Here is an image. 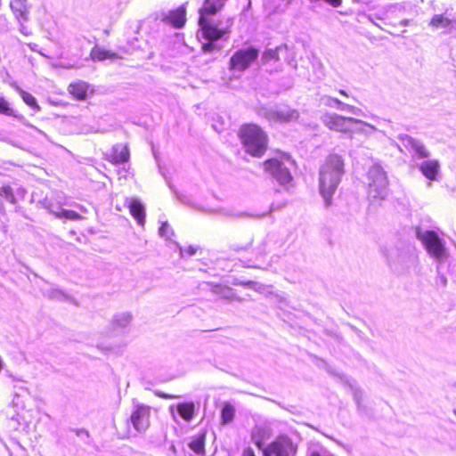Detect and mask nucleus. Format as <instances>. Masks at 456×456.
<instances>
[{"label": "nucleus", "instance_id": "21", "mask_svg": "<svg viewBox=\"0 0 456 456\" xmlns=\"http://www.w3.org/2000/svg\"><path fill=\"white\" fill-rule=\"evenodd\" d=\"M235 415V409L234 407L229 403H225L223 405L222 411H221V424L222 425H227L231 421H232Z\"/></svg>", "mask_w": 456, "mask_h": 456}, {"label": "nucleus", "instance_id": "22", "mask_svg": "<svg viewBox=\"0 0 456 456\" xmlns=\"http://www.w3.org/2000/svg\"><path fill=\"white\" fill-rule=\"evenodd\" d=\"M451 24L452 20L443 14L434 15L429 21V25L434 28H449Z\"/></svg>", "mask_w": 456, "mask_h": 456}, {"label": "nucleus", "instance_id": "39", "mask_svg": "<svg viewBox=\"0 0 456 456\" xmlns=\"http://www.w3.org/2000/svg\"><path fill=\"white\" fill-rule=\"evenodd\" d=\"M4 199L2 191H0V211H4Z\"/></svg>", "mask_w": 456, "mask_h": 456}, {"label": "nucleus", "instance_id": "25", "mask_svg": "<svg viewBox=\"0 0 456 456\" xmlns=\"http://www.w3.org/2000/svg\"><path fill=\"white\" fill-rule=\"evenodd\" d=\"M56 216L58 217H62L72 221L81 220L83 218V216L74 210L69 209H63L61 212L57 213Z\"/></svg>", "mask_w": 456, "mask_h": 456}, {"label": "nucleus", "instance_id": "36", "mask_svg": "<svg viewBox=\"0 0 456 456\" xmlns=\"http://www.w3.org/2000/svg\"><path fill=\"white\" fill-rule=\"evenodd\" d=\"M241 456H257L254 450L250 447H247L242 451Z\"/></svg>", "mask_w": 456, "mask_h": 456}, {"label": "nucleus", "instance_id": "16", "mask_svg": "<svg viewBox=\"0 0 456 456\" xmlns=\"http://www.w3.org/2000/svg\"><path fill=\"white\" fill-rule=\"evenodd\" d=\"M211 290L214 294H216V296L219 299H224V300H228V301H233V300L240 299V297H237L234 290L226 285L215 284L212 286Z\"/></svg>", "mask_w": 456, "mask_h": 456}, {"label": "nucleus", "instance_id": "17", "mask_svg": "<svg viewBox=\"0 0 456 456\" xmlns=\"http://www.w3.org/2000/svg\"><path fill=\"white\" fill-rule=\"evenodd\" d=\"M176 411L184 421L190 422L195 417L196 406L192 402H183L176 405Z\"/></svg>", "mask_w": 456, "mask_h": 456}, {"label": "nucleus", "instance_id": "41", "mask_svg": "<svg viewBox=\"0 0 456 456\" xmlns=\"http://www.w3.org/2000/svg\"><path fill=\"white\" fill-rule=\"evenodd\" d=\"M339 94L347 96V94L344 90H339Z\"/></svg>", "mask_w": 456, "mask_h": 456}, {"label": "nucleus", "instance_id": "27", "mask_svg": "<svg viewBox=\"0 0 456 456\" xmlns=\"http://www.w3.org/2000/svg\"><path fill=\"white\" fill-rule=\"evenodd\" d=\"M0 114L6 115V116L13 115V110L11 107L10 103L4 96H1V95H0Z\"/></svg>", "mask_w": 456, "mask_h": 456}, {"label": "nucleus", "instance_id": "13", "mask_svg": "<svg viewBox=\"0 0 456 456\" xmlns=\"http://www.w3.org/2000/svg\"><path fill=\"white\" fill-rule=\"evenodd\" d=\"M419 170L430 181H436L440 171V164L436 159H428L420 163Z\"/></svg>", "mask_w": 456, "mask_h": 456}, {"label": "nucleus", "instance_id": "14", "mask_svg": "<svg viewBox=\"0 0 456 456\" xmlns=\"http://www.w3.org/2000/svg\"><path fill=\"white\" fill-rule=\"evenodd\" d=\"M207 431L203 430L195 436H192L188 444V447L198 455L206 453Z\"/></svg>", "mask_w": 456, "mask_h": 456}, {"label": "nucleus", "instance_id": "30", "mask_svg": "<svg viewBox=\"0 0 456 456\" xmlns=\"http://www.w3.org/2000/svg\"><path fill=\"white\" fill-rule=\"evenodd\" d=\"M262 59L264 61L268 62L270 61H278L279 60V53L278 49H269L266 50L262 56Z\"/></svg>", "mask_w": 456, "mask_h": 456}, {"label": "nucleus", "instance_id": "35", "mask_svg": "<svg viewBox=\"0 0 456 456\" xmlns=\"http://www.w3.org/2000/svg\"><path fill=\"white\" fill-rule=\"evenodd\" d=\"M334 102L338 105V107L340 108L341 110H351V111L355 113V110L356 109L354 107L344 104L339 100H334Z\"/></svg>", "mask_w": 456, "mask_h": 456}, {"label": "nucleus", "instance_id": "12", "mask_svg": "<svg viewBox=\"0 0 456 456\" xmlns=\"http://www.w3.org/2000/svg\"><path fill=\"white\" fill-rule=\"evenodd\" d=\"M108 160L112 164L126 163L130 159V152L126 144L118 143L114 145L108 155Z\"/></svg>", "mask_w": 456, "mask_h": 456}, {"label": "nucleus", "instance_id": "31", "mask_svg": "<svg viewBox=\"0 0 456 456\" xmlns=\"http://www.w3.org/2000/svg\"><path fill=\"white\" fill-rule=\"evenodd\" d=\"M207 40H208V42H206V43L202 44V45H201V51H202L203 53H211V52H213V51H220V48H219V47H217V46L214 44V42H215L216 40H210V39H207Z\"/></svg>", "mask_w": 456, "mask_h": 456}, {"label": "nucleus", "instance_id": "26", "mask_svg": "<svg viewBox=\"0 0 456 456\" xmlns=\"http://www.w3.org/2000/svg\"><path fill=\"white\" fill-rule=\"evenodd\" d=\"M0 191H2L3 198L5 197L11 204H16L13 190L9 184L2 186Z\"/></svg>", "mask_w": 456, "mask_h": 456}, {"label": "nucleus", "instance_id": "8", "mask_svg": "<svg viewBox=\"0 0 456 456\" xmlns=\"http://www.w3.org/2000/svg\"><path fill=\"white\" fill-rule=\"evenodd\" d=\"M259 55V50L254 46L234 52L229 60L231 71H245L254 63Z\"/></svg>", "mask_w": 456, "mask_h": 456}, {"label": "nucleus", "instance_id": "6", "mask_svg": "<svg viewBox=\"0 0 456 456\" xmlns=\"http://www.w3.org/2000/svg\"><path fill=\"white\" fill-rule=\"evenodd\" d=\"M417 238L422 242L427 252L437 261L446 257V249L442 239L435 231H417Z\"/></svg>", "mask_w": 456, "mask_h": 456}, {"label": "nucleus", "instance_id": "18", "mask_svg": "<svg viewBox=\"0 0 456 456\" xmlns=\"http://www.w3.org/2000/svg\"><path fill=\"white\" fill-rule=\"evenodd\" d=\"M128 208L131 216L137 223L143 225L145 223V210L142 204L138 200H132L128 204Z\"/></svg>", "mask_w": 456, "mask_h": 456}, {"label": "nucleus", "instance_id": "15", "mask_svg": "<svg viewBox=\"0 0 456 456\" xmlns=\"http://www.w3.org/2000/svg\"><path fill=\"white\" fill-rule=\"evenodd\" d=\"M90 57L94 61H102L105 60L120 59L121 56L117 53L106 50L99 45L94 46L90 51Z\"/></svg>", "mask_w": 456, "mask_h": 456}, {"label": "nucleus", "instance_id": "38", "mask_svg": "<svg viewBox=\"0 0 456 456\" xmlns=\"http://www.w3.org/2000/svg\"><path fill=\"white\" fill-rule=\"evenodd\" d=\"M438 281H439V282L441 283L442 286H445L446 283H447V280H446V278L444 275H439L438 276Z\"/></svg>", "mask_w": 456, "mask_h": 456}, {"label": "nucleus", "instance_id": "3", "mask_svg": "<svg viewBox=\"0 0 456 456\" xmlns=\"http://www.w3.org/2000/svg\"><path fill=\"white\" fill-rule=\"evenodd\" d=\"M242 147L253 158H262L268 149L269 138L266 132L257 124H242L237 132Z\"/></svg>", "mask_w": 456, "mask_h": 456}, {"label": "nucleus", "instance_id": "37", "mask_svg": "<svg viewBox=\"0 0 456 456\" xmlns=\"http://www.w3.org/2000/svg\"><path fill=\"white\" fill-rule=\"evenodd\" d=\"M160 398H164V399H172V398H175V396L174 395H167V394H165V393H161V392H159L156 394Z\"/></svg>", "mask_w": 456, "mask_h": 456}, {"label": "nucleus", "instance_id": "24", "mask_svg": "<svg viewBox=\"0 0 456 456\" xmlns=\"http://www.w3.org/2000/svg\"><path fill=\"white\" fill-rule=\"evenodd\" d=\"M19 93H20V95L22 98L23 102L28 106L31 107L32 109H34L36 110H39L40 107L37 104L36 98L31 94H29L22 89H20Z\"/></svg>", "mask_w": 456, "mask_h": 456}, {"label": "nucleus", "instance_id": "23", "mask_svg": "<svg viewBox=\"0 0 456 456\" xmlns=\"http://www.w3.org/2000/svg\"><path fill=\"white\" fill-rule=\"evenodd\" d=\"M179 251L182 257H190L200 252L201 248L196 244L179 246Z\"/></svg>", "mask_w": 456, "mask_h": 456}, {"label": "nucleus", "instance_id": "20", "mask_svg": "<svg viewBox=\"0 0 456 456\" xmlns=\"http://www.w3.org/2000/svg\"><path fill=\"white\" fill-rule=\"evenodd\" d=\"M271 436V432L265 428H257L252 433V440L254 444L263 451L265 442Z\"/></svg>", "mask_w": 456, "mask_h": 456}, {"label": "nucleus", "instance_id": "28", "mask_svg": "<svg viewBox=\"0 0 456 456\" xmlns=\"http://www.w3.org/2000/svg\"><path fill=\"white\" fill-rule=\"evenodd\" d=\"M253 244V237L247 238L244 243L233 242L232 248L235 251H246L251 248Z\"/></svg>", "mask_w": 456, "mask_h": 456}, {"label": "nucleus", "instance_id": "7", "mask_svg": "<svg viewBox=\"0 0 456 456\" xmlns=\"http://www.w3.org/2000/svg\"><path fill=\"white\" fill-rule=\"evenodd\" d=\"M297 444L287 436H279L263 449V456H296Z\"/></svg>", "mask_w": 456, "mask_h": 456}, {"label": "nucleus", "instance_id": "1", "mask_svg": "<svg viewBox=\"0 0 456 456\" xmlns=\"http://www.w3.org/2000/svg\"><path fill=\"white\" fill-rule=\"evenodd\" d=\"M345 174V162L341 155L330 153L320 170L319 189L326 206H330L332 197Z\"/></svg>", "mask_w": 456, "mask_h": 456}, {"label": "nucleus", "instance_id": "5", "mask_svg": "<svg viewBox=\"0 0 456 456\" xmlns=\"http://www.w3.org/2000/svg\"><path fill=\"white\" fill-rule=\"evenodd\" d=\"M322 122L329 129L343 134L362 130L363 126L372 128V126L359 119L344 117L336 113H325L322 116Z\"/></svg>", "mask_w": 456, "mask_h": 456}, {"label": "nucleus", "instance_id": "34", "mask_svg": "<svg viewBox=\"0 0 456 456\" xmlns=\"http://www.w3.org/2000/svg\"><path fill=\"white\" fill-rule=\"evenodd\" d=\"M334 102L338 105V107L340 108L341 110H351V111L355 113V110L356 109L354 107L344 104L339 100H334Z\"/></svg>", "mask_w": 456, "mask_h": 456}, {"label": "nucleus", "instance_id": "33", "mask_svg": "<svg viewBox=\"0 0 456 456\" xmlns=\"http://www.w3.org/2000/svg\"><path fill=\"white\" fill-rule=\"evenodd\" d=\"M234 284L244 286V287H249L255 290H258L262 288V286L258 282L254 281H236V282H234Z\"/></svg>", "mask_w": 456, "mask_h": 456}, {"label": "nucleus", "instance_id": "9", "mask_svg": "<svg viewBox=\"0 0 456 456\" xmlns=\"http://www.w3.org/2000/svg\"><path fill=\"white\" fill-rule=\"evenodd\" d=\"M187 12L183 5L170 10L162 19V21L175 28H182L187 21Z\"/></svg>", "mask_w": 456, "mask_h": 456}, {"label": "nucleus", "instance_id": "2", "mask_svg": "<svg viewBox=\"0 0 456 456\" xmlns=\"http://www.w3.org/2000/svg\"><path fill=\"white\" fill-rule=\"evenodd\" d=\"M227 0H204L199 9L198 25L205 39L219 40L231 32L230 26L220 28L211 17L218 13Z\"/></svg>", "mask_w": 456, "mask_h": 456}, {"label": "nucleus", "instance_id": "4", "mask_svg": "<svg viewBox=\"0 0 456 456\" xmlns=\"http://www.w3.org/2000/svg\"><path fill=\"white\" fill-rule=\"evenodd\" d=\"M287 163H293L289 154L282 153L280 157H273L263 162L265 173L271 175L280 184H289L293 181V175Z\"/></svg>", "mask_w": 456, "mask_h": 456}, {"label": "nucleus", "instance_id": "19", "mask_svg": "<svg viewBox=\"0 0 456 456\" xmlns=\"http://www.w3.org/2000/svg\"><path fill=\"white\" fill-rule=\"evenodd\" d=\"M10 6L12 12L19 20L26 21L28 20V9L26 2H22L20 0H13L11 2Z\"/></svg>", "mask_w": 456, "mask_h": 456}, {"label": "nucleus", "instance_id": "11", "mask_svg": "<svg viewBox=\"0 0 456 456\" xmlns=\"http://www.w3.org/2000/svg\"><path fill=\"white\" fill-rule=\"evenodd\" d=\"M131 420L136 430H145L150 424V407L145 405L138 406L132 413Z\"/></svg>", "mask_w": 456, "mask_h": 456}, {"label": "nucleus", "instance_id": "10", "mask_svg": "<svg viewBox=\"0 0 456 456\" xmlns=\"http://www.w3.org/2000/svg\"><path fill=\"white\" fill-rule=\"evenodd\" d=\"M68 92L74 99L85 101L87 97L94 94V90L88 83L77 80L69 85Z\"/></svg>", "mask_w": 456, "mask_h": 456}, {"label": "nucleus", "instance_id": "29", "mask_svg": "<svg viewBox=\"0 0 456 456\" xmlns=\"http://www.w3.org/2000/svg\"><path fill=\"white\" fill-rule=\"evenodd\" d=\"M159 234L167 239H171L175 232L168 222H163L159 227Z\"/></svg>", "mask_w": 456, "mask_h": 456}, {"label": "nucleus", "instance_id": "40", "mask_svg": "<svg viewBox=\"0 0 456 456\" xmlns=\"http://www.w3.org/2000/svg\"><path fill=\"white\" fill-rule=\"evenodd\" d=\"M309 456H334L332 454H328V455H323V454H321L320 452H312Z\"/></svg>", "mask_w": 456, "mask_h": 456}, {"label": "nucleus", "instance_id": "32", "mask_svg": "<svg viewBox=\"0 0 456 456\" xmlns=\"http://www.w3.org/2000/svg\"><path fill=\"white\" fill-rule=\"evenodd\" d=\"M412 147L419 158L428 157L429 152L423 144L414 142L412 143Z\"/></svg>", "mask_w": 456, "mask_h": 456}]
</instances>
